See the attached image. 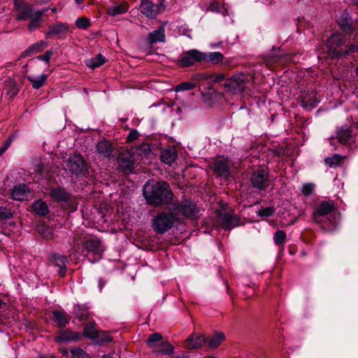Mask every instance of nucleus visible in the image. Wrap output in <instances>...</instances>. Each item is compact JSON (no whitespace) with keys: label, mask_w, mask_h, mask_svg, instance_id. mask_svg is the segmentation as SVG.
I'll list each match as a JSON object with an SVG mask.
<instances>
[{"label":"nucleus","mask_w":358,"mask_h":358,"mask_svg":"<svg viewBox=\"0 0 358 358\" xmlns=\"http://www.w3.org/2000/svg\"><path fill=\"white\" fill-rule=\"evenodd\" d=\"M27 79L31 83L33 88L38 90L45 83L47 79V76L44 73L41 74L38 77L29 76Z\"/></svg>","instance_id":"nucleus-34"},{"label":"nucleus","mask_w":358,"mask_h":358,"mask_svg":"<svg viewBox=\"0 0 358 358\" xmlns=\"http://www.w3.org/2000/svg\"><path fill=\"white\" fill-rule=\"evenodd\" d=\"M159 346L161 350L159 351L162 355H172L173 352V347L168 342V341H163Z\"/></svg>","instance_id":"nucleus-39"},{"label":"nucleus","mask_w":358,"mask_h":358,"mask_svg":"<svg viewBox=\"0 0 358 358\" xmlns=\"http://www.w3.org/2000/svg\"><path fill=\"white\" fill-rule=\"evenodd\" d=\"M96 151L103 157L110 158L114 156V148L107 141H101L96 144Z\"/></svg>","instance_id":"nucleus-17"},{"label":"nucleus","mask_w":358,"mask_h":358,"mask_svg":"<svg viewBox=\"0 0 358 358\" xmlns=\"http://www.w3.org/2000/svg\"><path fill=\"white\" fill-rule=\"evenodd\" d=\"M206 342L204 336L194 334L186 340L185 347L188 349H197L201 348Z\"/></svg>","instance_id":"nucleus-16"},{"label":"nucleus","mask_w":358,"mask_h":358,"mask_svg":"<svg viewBox=\"0 0 358 358\" xmlns=\"http://www.w3.org/2000/svg\"><path fill=\"white\" fill-rule=\"evenodd\" d=\"M208 10L212 12L221 13L223 15L228 14V8L225 4H220L217 0H214L209 4Z\"/></svg>","instance_id":"nucleus-31"},{"label":"nucleus","mask_w":358,"mask_h":358,"mask_svg":"<svg viewBox=\"0 0 358 358\" xmlns=\"http://www.w3.org/2000/svg\"><path fill=\"white\" fill-rule=\"evenodd\" d=\"M352 138V131L345 127L340 128L337 131V138L341 143H347L351 141Z\"/></svg>","instance_id":"nucleus-28"},{"label":"nucleus","mask_w":358,"mask_h":358,"mask_svg":"<svg viewBox=\"0 0 358 358\" xmlns=\"http://www.w3.org/2000/svg\"><path fill=\"white\" fill-rule=\"evenodd\" d=\"M69 29V25L66 23L57 22L54 25L50 26L46 32L47 36L52 35H59L60 34L66 32Z\"/></svg>","instance_id":"nucleus-27"},{"label":"nucleus","mask_w":358,"mask_h":358,"mask_svg":"<svg viewBox=\"0 0 358 358\" xmlns=\"http://www.w3.org/2000/svg\"><path fill=\"white\" fill-rule=\"evenodd\" d=\"M11 195L13 199L16 201H24L30 196V189L27 185L19 184L13 187Z\"/></svg>","instance_id":"nucleus-15"},{"label":"nucleus","mask_w":358,"mask_h":358,"mask_svg":"<svg viewBox=\"0 0 358 358\" xmlns=\"http://www.w3.org/2000/svg\"><path fill=\"white\" fill-rule=\"evenodd\" d=\"M98 283H99L98 286H99V291L101 292L103 287L106 284V280H105L103 278H99V280H98Z\"/></svg>","instance_id":"nucleus-55"},{"label":"nucleus","mask_w":358,"mask_h":358,"mask_svg":"<svg viewBox=\"0 0 358 358\" xmlns=\"http://www.w3.org/2000/svg\"><path fill=\"white\" fill-rule=\"evenodd\" d=\"M48 43L43 41H41L37 42L31 45H30L27 50H26L23 52V55L24 57L29 56L31 54L37 53L41 52L45 48L48 46Z\"/></svg>","instance_id":"nucleus-30"},{"label":"nucleus","mask_w":358,"mask_h":358,"mask_svg":"<svg viewBox=\"0 0 358 358\" xmlns=\"http://www.w3.org/2000/svg\"><path fill=\"white\" fill-rule=\"evenodd\" d=\"M52 315L57 326L59 328L64 327L71 320V317L63 310H53Z\"/></svg>","instance_id":"nucleus-25"},{"label":"nucleus","mask_w":358,"mask_h":358,"mask_svg":"<svg viewBox=\"0 0 358 358\" xmlns=\"http://www.w3.org/2000/svg\"><path fill=\"white\" fill-rule=\"evenodd\" d=\"M65 166L73 174L76 175H84L87 171V164L81 155L78 154L69 156Z\"/></svg>","instance_id":"nucleus-7"},{"label":"nucleus","mask_w":358,"mask_h":358,"mask_svg":"<svg viewBox=\"0 0 358 358\" xmlns=\"http://www.w3.org/2000/svg\"><path fill=\"white\" fill-rule=\"evenodd\" d=\"M162 339V336L159 333H154L150 335L149 338L147 340V343L149 347L152 348L155 347V343L160 341Z\"/></svg>","instance_id":"nucleus-42"},{"label":"nucleus","mask_w":358,"mask_h":358,"mask_svg":"<svg viewBox=\"0 0 358 358\" xmlns=\"http://www.w3.org/2000/svg\"><path fill=\"white\" fill-rule=\"evenodd\" d=\"M76 308H78V309L80 308L79 306H77L76 307H75L74 312H76Z\"/></svg>","instance_id":"nucleus-62"},{"label":"nucleus","mask_w":358,"mask_h":358,"mask_svg":"<svg viewBox=\"0 0 358 358\" xmlns=\"http://www.w3.org/2000/svg\"><path fill=\"white\" fill-rule=\"evenodd\" d=\"M52 259L55 266H57L59 270L58 271L60 277H64L66 271V262L67 258L64 255L54 253L52 255Z\"/></svg>","instance_id":"nucleus-20"},{"label":"nucleus","mask_w":358,"mask_h":358,"mask_svg":"<svg viewBox=\"0 0 358 358\" xmlns=\"http://www.w3.org/2000/svg\"><path fill=\"white\" fill-rule=\"evenodd\" d=\"M195 87V85L191 82L181 83L176 87V91H187L192 90Z\"/></svg>","instance_id":"nucleus-43"},{"label":"nucleus","mask_w":358,"mask_h":358,"mask_svg":"<svg viewBox=\"0 0 358 358\" xmlns=\"http://www.w3.org/2000/svg\"><path fill=\"white\" fill-rule=\"evenodd\" d=\"M224 338L223 333L215 334L208 341L209 347L213 349L217 348L224 340Z\"/></svg>","instance_id":"nucleus-37"},{"label":"nucleus","mask_w":358,"mask_h":358,"mask_svg":"<svg viewBox=\"0 0 358 358\" xmlns=\"http://www.w3.org/2000/svg\"><path fill=\"white\" fill-rule=\"evenodd\" d=\"M120 169L125 173H131L134 170V162L129 153H121L117 157Z\"/></svg>","instance_id":"nucleus-13"},{"label":"nucleus","mask_w":358,"mask_h":358,"mask_svg":"<svg viewBox=\"0 0 358 358\" xmlns=\"http://www.w3.org/2000/svg\"><path fill=\"white\" fill-rule=\"evenodd\" d=\"M174 214L162 212L152 220L153 229L159 234H164L169 230L175 222Z\"/></svg>","instance_id":"nucleus-6"},{"label":"nucleus","mask_w":358,"mask_h":358,"mask_svg":"<svg viewBox=\"0 0 358 358\" xmlns=\"http://www.w3.org/2000/svg\"><path fill=\"white\" fill-rule=\"evenodd\" d=\"M286 234L282 230H278L275 231L274 234V242L277 245H280L283 244L286 240Z\"/></svg>","instance_id":"nucleus-40"},{"label":"nucleus","mask_w":358,"mask_h":358,"mask_svg":"<svg viewBox=\"0 0 358 358\" xmlns=\"http://www.w3.org/2000/svg\"><path fill=\"white\" fill-rule=\"evenodd\" d=\"M11 143V138H8L0 148V157L6 152Z\"/></svg>","instance_id":"nucleus-53"},{"label":"nucleus","mask_w":358,"mask_h":358,"mask_svg":"<svg viewBox=\"0 0 358 358\" xmlns=\"http://www.w3.org/2000/svg\"><path fill=\"white\" fill-rule=\"evenodd\" d=\"M106 62V58L101 54L94 58L86 62V65L92 69H94L103 65Z\"/></svg>","instance_id":"nucleus-33"},{"label":"nucleus","mask_w":358,"mask_h":358,"mask_svg":"<svg viewBox=\"0 0 358 358\" xmlns=\"http://www.w3.org/2000/svg\"><path fill=\"white\" fill-rule=\"evenodd\" d=\"M32 208L34 212L40 216H45L49 212V209L47 204L41 199L36 201L33 203Z\"/></svg>","instance_id":"nucleus-32"},{"label":"nucleus","mask_w":358,"mask_h":358,"mask_svg":"<svg viewBox=\"0 0 358 358\" xmlns=\"http://www.w3.org/2000/svg\"><path fill=\"white\" fill-rule=\"evenodd\" d=\"M338 23L341 30L345 34H351L354 30L350 17L348 13L342 14L338 20Z\"/></svg>","instance_id":"nucleus-26"},{"label":"nucleus","mask_w":358,"mask_h":358,"mask_svg":"<svg viewBox=\"0 0 358 358\" xmlns=\"http://www.w3.org/2000/svg\"><path fill=\"white\" fill-rule=\"evenodd\" d=\"M345 39L342 34L334 33L327 40V47L331 57H340L343 50L339 48L345 43Z\"/></svg>","instance_id":"nucleus-8"},{"label":"nucleus","mask_w":358,"mask_h":358,"mask_svg":"<svg viewBox=\"0 0 358 358\" xmlns=\"http://www.w3.org/2000/svg\"><path fill=\"white\" fill-rule=\"evenodd\" d=\"M200 62H201V52L193 49L184 52L180 55L178 63L182 67H187Z\"/></svg>","instance_id":"nucleus-11"},{"label":"nucleus","mask_w":358,"mask_h":358,"mask_svg":"<svg viewBox=\"0 0 358 358\" xmlns=\"http://www.w3.org/2000/svg\"><path fill=\"white\" fill-rule=\"evenodd\" d=\"M13 3L15 10L17 13L15 16L17 20H27L29 19L30 22L28 24V29L31 31L41 27V17L48 10L47 8L35 10L31 5L24 3L23 0H13Z\"/></svg>","instance_id":"nucleus-2"},{"label":"nucleus","mask_w":358,"mask_h":358,"mask_svg":"<svg viewBox=\"0 0 358 358\" xmlns=\"http://www.w3.org/2000/svg\"><path fill=\"white\" fill-rule=\"evenodd\" d=\"M45 226H41V227H38V231L43 234V236L45 238H50L51 237V234L50 233H49L48 234H45V231H44V229H45Z\"/></svg>","instance_id":"nucleus-54"},{"label":"nucleus","mask_w":358,"mask_h":358,"mask_svg":"<svg viewBox=\"0 0 358 358\" xmlns=\"http://www.w3.org/2000/svg\"><path fill=\"white\" fill-rule=\"evenodd\" d=\"M50 197L55 201L70 203L73 196L63 188H52L50 191Z\"/></svg>","instance_id":"nucleus-14"},{"label":"nucleus","mask_w":358,"mask_h":358,"mask_svg":"<svg viewBox=\"0 0 358 358\" xmlns=\"http://www.w3.org/2000/svg\"><path fill=\"white\" fill-rule=\"evenodd\" d=\"M220 220L222 222V227L225 229H231L240 224L239 217L234 214L225 213L223 215H222Z\"/></svg>","instance_id":"nucleus-18"},{"label":"nucleus","mask_w":358,"mask_h":358,"mask_svg":"<svg viewBox=\"0 0 358 358\" xmlns=\"http://www.w3.org/2000/svg\"><path fill=\"white\" fill-rule=\"evenodd\" d=\"M315 185L312 183H306L301 187L302 194L305 196H309L313 193Z\"/></svg>","instance_id":"nucleus-45"},{"label":"nucleus","mask_w":358,"mask_h":358,"mask_svg":"<svg viewBox=\"0 0 358 358\" xmlns=\"http://www.w3.org/2000/svg\"><path fill=\"white\" fill-rule=\"evenodd\" d=\"M356 73H357V76H358V66H357V69H356Z\"/></svg>","instance_id":"nucleus-61"},{"label":"nucleus","mask_w":358,"mask_h":358,"mask_svg":"<svg viewBox=\"0 0 358 358\" xmlns=\"http://www.w3.org/2000/svg\"><path fill=\"white\" fill-rule=\"evenodd\" d=\"M271 60H272V61H271V62H278V59H277V58H275V57H274V58L271 59Z\"/></svg>","instance_id":"nucleus-58"},{"label":"nucleus","mask_w":358,"mask_h":358,"mask_svg":"<svg viewBox=\"0 0 358 358\" xmlns=\"http://www.w3.org/2000/svg\"><path fill=\"white\" fill-rule=\"evenodd\" d=\"M128 10V6L127 4H120L112 6L108 8V13L110 15L115 16L117 15H121L125 13Z\"/></svg>","instance_id":"nucleus-35"},{"label":"nucleus","mask_w":358,"mask_h":358,"mask_svg":"<svg viewBox=\"0 0 358 358\" xmlns=\"http://www.w3.org/2000/svg\"><path fill=\"white\" fill-rule=\"evenodd\" d=\"M223 80H224V75L222 73L210 75V82L220 83Z\"/></svg>","instance_id":"nucleus-49"},{"label":"nucleus","mask_w":358,"mask_h":358,"mask_svg":"<svg viewBox=\"0 0 358 358\" xmlns=\"http://www.w3.org/2000/svg\"><path fill=\"white\" fill-rule=\"evenodd\" d=\"M138 137V133L136 130L131 131L127 136V141H133L137 139Z\"/></svg>","instance_id":"nucleus-52"},{"label":"nucleus","mask_w":358,"mask_h":358,"mask_svg":"<svg viewBox=\"0 0 358 358\" xmlns=\"http://www.w3.org/2000/svg\"><path fill=\"white\" fill-rule=\"evenodd\" d=\"M302 104L303 107L306 108H315L317 103L320 101L317 98V93L314 90L308 91L306 95H302Z\"/></svg>","instance_id":"nucleus-19"},{"label":"nucleus","mask_w":358,"mask_h":358,"mask_svg":"<svg viewBox=\"0 0 358 358\" xmlns=\"http://www.w3.org/2000/svg\"><path fill=\"white\" fill-rule=\"evenodd\" d=\"M83 334L85 337L94 339L98 337L97 331L95 329L94 322H88L84 328Z\"/></svg>","instance_id":"nucleus-36"},{"label":"nucleus","mask_w":358,"mask_h":358,"mask_svg":"<svg viewBox=\"0 0 358 358\" xmlns=\"http://www.w3.org/2000/svg\"><path fill=\"white\" fill-rule=\"evenodd\" d=\"M101 358H113V357L110 355H105Z\"/></svg>","instance_id":"nucleus-56"},{"label":"nucleus","mask_w":358,"mask_h":358,"mask_svg":"<svg viewBox=\"0 0 358 358\" xmlns=\"http://www.w3.org/2000/svg\"><path fill=\"white\" fill-rule=\"evenodd\" d=\"M75 24L78 29H87L90 26V20L87 17H79Z\"/></svg>","instance_id":"nucleus-41"},{"label":"nucleus","mask_w":358,"mask_h":358,"mask_svg":"<svg viewBox=\"0 0 358 358\" xmlns=\"http://www.w3.org/2000/svg\"><path fill=\"white\" fill-rule=\"evenodd\" d=\"M73 358H87V354L81 348H77L71 350Z\"/></svg>","instance_id":"nucleus-44"},{"label":"nucleus","mask_w":358,"mask_h":358,"mask_svg":"<svg viewBox=\"0 0 358 358\" xmlns=\"http://www.w3.org/2000/svg\"><path fill=\"white\" fill-rule=\"evenodd\" d=\"M214 171L220 176H227L229 173V165L224 159H217L213 164Z\"/></svg>","instance_id":"nucleus-29"},{"label":"nucleus","mask_w":358,"mask_h":358,"mask_svg":"<svg viewBox=\"0 0 358 358\" xmlns=\"http://www.w3.org/2000/svg\"><path fill=\"white\" fill-rule=\"evenodd\" d=\"M343 157H341L338 155H334L331 157H327L325 159V163L329 166V167H336L341 164L342 162Z\"/></svg>","instance_id":"nucleus-38"},{"label":"nucleus","mask_w":358,"mask_h":358,"mask_svg":"<svg viewBox=\"0 0 358 358\" xmlns=\"http://www.w3.org/2000/svg\"><path fill=\"white\" fill-rule=\"evenodd\" d=\"M140 8L141 13L150 19H155L160 12L159 6L150 0H141Z\"/></svg>","instance_id":"nucleus-12"},{"label":"nucleus","mask_w":358,"mask_h":358,"mask_svg":"<svg viewBox=\"0 0 358 358\" xmlns=\"http://www.w3.org/2000/svg\"><path fill=\"white\" fill-rule=\"evenodd\" d=\"M83 1H84V0H75L76 3L77 4H81V3H83Z\"/></svg>","instance_id":"nucleus-57"},{"label":"nucleus","mask_w":358,"mask_h":358,"mask_svg":"<svg viewBox=\"0 0 358 358\" xmlns=\"http://www.w3.org/2000/svg\"><path fill=\"white\" fill-rule=\"evenodd\" d=\"M268 173L266 169H258L251 176V182L255 188L264 190L268 187Z\"/></svg>","instance_id":"nucleus-10"},{"label":"nucleus","mask_w":358,"mask_h":358,"mask_svg":"<svg viewBox=\"0 0 358 358\" xmlns=\"http://www.w3.org/2000/svg\"><path fill=\"white\" fill-rule=\"evenodd\" d=\"M143 192L148 203L155 206L171 204L173 196L169 185L164 181H148Z\"/></svg>","instance_id":"nucleus-1"},{"label":"nucleus","mask_w":358,"mask_h":358,"mask_svg":"<svg viewBox=\"0 0 358 358\" xmlns=\"http://www.w3.org/2000/svg\"><path fill=\"white\" fill-rule=\"evenodd\" d=\"M52 55V52L51 50H48L44 55L38 56L37 59L48 63Z\"/></svg>","instance_id":"nucleus-50"},{"label":"nucleus","mask_w":358,"mask_h":358,"mask_svg":"<svg viewBox=\"0 0 358 358\" xmlns=\"http://www.w3.org/2000/svg\"><path fill=\"white\" fill-rule=\"evenodd\" d=\"M193 78L196 80H210V74L198 73V74L194 75Z\"/></svg>","instance_id":"nucleus-51"},{"label":"nucleus","mask_w":358,"mask_h":358,"mask_svg":"<svg viewBox=\"0 0 358 358\" xmlns=\"http://www.w3.org/2000/svg\"><path fill=\"white\" fill-rule=\"evenodd\" d=\"M103 251L104 248L100 240L97 238H90L85 241L83 244L82 254L85 257H87L89 254H93L99 258Z\"/></svg>","instance_id":"nucleus-9"},{"label":"nucleus","mask_w":358,"mask_h":358,"mask_svg":"<svg viewBox=\"0 0 358 358\" xmlns=\"http://www.w3.org/2000/svg\"><path fill=\"white\" fill-rule=\"evenodd\" d=\"M13 217V213L10 209L0 206V220H7Z\"/></svg>","instance_id":"nucleus-47"},{"label":"nucleus","mask_w":358,"mask_h":358,"mask_svg":"<svg viewBox=\"0 0 358 358\" xmlns=\"http://www.w3.org/2000/svg\"><path fill=\"white\" fill-rule=\"evenodd\" d=\"M174 215H182L187 218L194 219L199 213V208L190 200H183L180 203H171L169 208Z\"/></svg>","instance_id":"nucleus-5"},{"label":"nucleus","mask_w":358,"mask_h":358,"mask_svg":"<svg viewBox=\"0 0 358 358\" xmlns=\"http://www.w3.org/2000/svg\"><path fill=\"white\" fill-rule=\"evenodd\" d=\"M354 52L358 53V43L352 44L348 48V49L343 50L341 54V57H346Z\"/></svg>","instance_id":"nucleus-46"},{"label":"nucleus","mask_w":358,"mask_h":358,"mask_svg":"<svg viewBox=\"0 0 358 358\" xmlns=\"http://www.w3.org/2000/svg\"><path fill=\"white\" fill-rule=\"evenodd\" d=\"M51 358H55V357H51Z\"/></svg>","instance_id":"nucleus-64"},{"label":"nucleus","mask_w":358,"mask_h":358,"mask_svg":"<svg viewBox=\"0 0 358 358\" xmlns=\"http://www.w3.org/2000/svg\"><path fill=\"white\" fill-rule=\"evenodd\" d=\"M254 76L248 73L239 72L227 78L223 86L224 89L232 94H239L244 90H251L253 88Z\"/></svg>","instance_id":"nucleus-3"},{"label":"nucleus","mask_w":358,"mask_h":358,"mask_svg":"<svg viewBox=\"0 0 358 358\" xmlns=\"http://www.w3.org/2000/svg\"><path fill=\"white\" fill-rule=\"evenodd\" d=\"M77 317H80V318H81V317H82V316H79L78 315H77Z\"/></svg>","instance_id":"nucleus-63"},{"label":"nucleus","mask_w":358,"mask_h":358,"mask_svg":"<svg viewBox=\"0 0 358 358\" xmlns=\"http://www.w3.org/2000/svg\"><path fill=\"white\" fill-rule=\"evenodd\" d=\"M178 154L174 148L163 149L161 151L160 158L162 162L171 165L177 159Z\"/></svg>","instance_id":"nucleus-24"},{"label":"nucleus","mask_w":358,"mask_h":358,"mask_svg":"<svg viewBox=\"0 0 358 358\" xmlns=\"http://www.w3.org/2000/svg\"><path fill=\"white\" fill-rule=\"evenodd\" d=\"M80 338L79 334L71 331L69 329H66L59 332L58 335L55 337V341L57 342H69L78 341Z\"/></svg>","instance_id":"nucleus-21"},{"label":"nucleus","mask_w":358,"mask_h":358,"mask_svg":"<svg viewBox=\"0 0 358 358\" xmlns=\"http://www.w3.org/2000/svg\"><path fill=\"white\" fill-rule=\"evenodd\" d=\"M275 213V208L273 207H266L260 209L258 212V215L262 217H270Z\"/></svg>","instance_id":"nucleus-48"},{"label":"nucleus","mask_w":358,"mask_h":358,"mask_svg":"<svg viewBox=\"0 0 358 358\" xmlns=\"http://www.w3.org/2000/svg\"><path fill=\"white\" fill-rule=\"evenodd\" d=\"M334 205L331 201H322L315 210L313 217L315 222L322 224L324 229V223L327 220L333 226L335 224V217L332 216Z\"/></svg>","instance_id":"nucleus-4"},{"label":"nucleus","mask_w":358,"mask_h":358,"mask_svg":"<svg viewBox=\"0 0 358 358\" xmlns=\"http://www.w3.org/2000/svg\"><path fill=\"white\" fill-rule=\"evenodd\" d=\"M353 2L358 6V0H352Z\"/></svg>","instance_id":"nucleus-60"},{"label":"nucleus","mask_w":358,"mask_h":358,"mask_svg":"<svg viewBox=\"0 0 358 358\" xmlns=\"http://www.w3.org/2000/svg\"><path fill=\"white\" fill-rule=\"evenodd\" d=\"M224 55L220 52H201V62L204 61L208 63L213 64H217L222 62Z\"/></svg>","instance_id":"nucleus-23"},{"label":"nucleus","mask_w":358,"mask_h":358,"mask_svg":"<svg viewBox=\"0 0 358 358\" xmlns=\"http://www.w3.org/2000/svg\"><path fill=\"white\" fill-rule=\"evenodd\" d=\"M266 64L267 66H269L271 64L270 61L266 60Z\"/></svg>","instance_id":"nucleus-59"},{"label":"nucleus","mask_w":358,"mask_h":358,"mask_svg":"<svg viewBox=\"0 0 358 358\" xmlns=\"http://www.w3.org/2000/svg\"><path fill=\"white\" fill-rule=\"evenodd\" d=\"M165 38V29L163 27H161L157 30L151 31L148 34L147 37V42L150 44L159 42H164Z\"/></svg>","instance_id":"nucleus-22"}]
</instances>
